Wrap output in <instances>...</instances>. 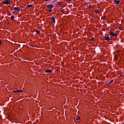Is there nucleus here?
I'll list each match as a JSON object with an SVG mask.
<instances>
[{
    "label": "nucleus",
    "mask_w": 124,
    "mask_h": 124,
    "mask_svg": "<svg viewBox=\"0 0 124 124\" xmlns=\"http://www.w3.org/2000/svg\"><path fill=\"white\" fill-rule=\"evenodd\" d=\"M109 34L112 36H115V37H118V34L117 33H114L113 31H110Z\"/></svg>",
    "instance_id": "1"
},
{
    "label": "nucleus",
    "mask_w": 124,
    "mask_h": 124,
    "mask_svg": "<svg viewBox=\"0 0 124 124\" xmlns=\"http://www.w3.org/2000/svg\"><path fill=\"white\" fill-rule=\"evenodd\" d=\"M2 3H4V4H10V1L6 0L5 1H2Z\"/></svg>",
    "instance_id": "2"
},
{
    "label": "nucleus",
    "mask_w": 124,
    "mask_h": 124,
    "mask_svg": "<svg viewBox=\"0 0 124 124\" xmlns=\"http://www.w3.org/2000/svg\"><path fill=\"white\" fill-rule=\"evenodd\" d=\"M47 8H48V9H52L54 7V5L52 4H48L46 5Z\"/></svg>",
    "instance_id": "3"
},
{
    "label": "nucleus",
    "mask_w": 124,
    "mask_h": 124,
    "mask_svg": "<svg viewBox=\"0 0 124 124\" xmlns=\"http://www.w3.org/2000/svg\"><path fill=\"white\" fill-rule=\"evenodd\" d=\"M13 92L15 93H23V90H14Z\"/></svg>",
    "instance_id": "4"
},
{
    "label": "nucleus",
    "mask_w": 124,
    "mask_h": 124,
    "mask_svg": "<svg viewBox=\"0 0 124 124\" xmlns=\"http://www.w3.org/2000/svg\"><path fill=\"white\" fill-rule=\"evenodd\" d=\"M104 37L105 40L107 41H109V40H110V37L109 36H105Z\"/></svg>",
    "instance_id": "5"
},
{
    "label": "nucleus",
    "mask_w": 124,
    "mask_h": 124,
    "mask_svg": "<svg viewBox=\"0 0 124 124\" xmlns=\"http://www.w3.org/2000/svg\"><path fill=\"white\" fill-rule=\"evenodd\" d=\"M14 10H16V11H20V10H21V8H20V7H15L14 8Z\"/></svg>",
    "instance_id": "6"
},
{
    "label": "nucleus",
    "mask_w": 124,
    "mask_h": 124,
    "mask_svg": "<svg viewBox=\"0 0 124 124\" xmlns=\"http://www.w3.org/2000/svg\"><path fill=\"white\" fill-rule=\"evenodd\" d=\"M46 73H51V72H52V70L51 69H47L46 71Z\"/></svg>",
    "instance_id": "7"
},
{
    "label": "nucleus",
    "mask_w": 124,
    "mask_h": 124,
    "mask_svg": "<svg viewBox=\"0 0 124 124\" xmlns=\"http://www.w3.org/2000/svg\"><path fill=\"white\" fill-rule=\"evenodd\" d=\"M114 2H116V4H119L121 1L120 0H114Z\"/></svg>",
    "instance_id": "8"
},
{
    "label": "nucleus",
    "mask_w": 124,
    "mask_h": 124,
    "mask_svg": "<svg viewBox=\"0 0 124 124\" xmlns=\"http://www.w3.org/2000/svg\"><path fill=\"white\" fill-rule=\"evenodd\" d=\"M32 7V5H30V4H29V5H27L26 6V8L28 9V8H31V7Z\"/></svg>",
    "instance_id": "9"
},
{
    "label": "nucleus",
    "mask_w": 124,
    "mask_h": 124,
    "mask_svg": "<svg viewBox=\"0 0 124 124\" xmlns=\"http://www.w3.org/2000/svg\"><path fill=\"white\" fill-rule=\"evenodd\" d=\"M52 23H55L56 22V19H55V17H52Z\"/></svg>",
    "instance_id": "10"
},
{
    "label": "nucleus",
    "mask_w": 124,
    "mask_h": 124,
    "mask_svg": "<svg viewBox=\"0 0 124 124\" xmlns=\"http://www.w3.org/2000/svg\"><path fill=\"white\" fill-rule=\"evenodd\" d=\"M36 33L37 34H39L40 33V31H39V30H36Z\"/></svg>",
    "instance_id": "11"
},
{
    "label": "nucleus",
    "mask_w": 124,
    "mask_h": 124,
    "mask_svg": "<svg viewBox=\"0 0 124 124\" xmlns=\"http://www.w3.org/2000/svg\"><path fill=\"white\" fill-rule=\"evenodd\" d=\"M64 11H65V10H64V9L61 10L62 13H63V14L64 13Z\"/></svg>",
    "instance_id": "12"
},
{
    "label": "nucleus",
    "mask_w": 124,
    "mask_h": 124,
    "mask_svg": "<svg viewBox=\"0 0 124 124\" xmlns=\"http://www.w3.org/2000/svg\"><path fill=\"white\" fill-rule=\"evenodd\" d=\"M48 12H53V10H52V9H48Z\"/></svg>",
    "instance_id": "13"
},
{
    "label": "nucleus",
    "mask_w": 124,
    "mask_h": 124,
    "mask_svg": "<svg viewBox=\"0 0 124 124\" xmlns=\"http://www.w3.org/2000/svg\"><path fill=\"white\" fill-rule=\"evenodd\" d=\"M113 80H111L110 81V82L108 84V85H110V84H112V83H113Z\"/></svg>",
    "instance_id": "14"
},
{
    "label": "nucleus",
    "mask_w": 124,
    "mask_h": 124,
    "mask_svg": "<svg viewBox=\"0 0 124 124\" xmlns=\"http://www.w3.org/2000/svg\"><path fill=\"white\" fill-rule=\"evenodd\" d=\"M58 4L59 6H60V5H62V2H58Z\"/></svg>",
    "instance_id": "15"
},
{
    "label": "nucleus",
    "mask_w": 124,
    "mask_h": 124,
    "mask_svg": "<svg viewBox=\"0 0 124 124\" xmlns=\"http://www.w3.org/2000/svg\"><path fill=\"white\" fill-rule=\"evenodd\" d=\"M11 19H12V20H13L14 21V16H11Z\"/></svg>",
    "instance_id": "16"
},
{
    "label": "nucleus",
    "mask_w": 124,
    "mask_h": 124,
    "mask_svg": "<svg viewBox=\"0 0 124 124\" xmlns=\"http://www.w3.org/2000/svg\"><path fill=\"white\" fill-rule=\"evenodd\" d=\"M91 41H93V40H94V39H93V38H92L91 39Z\"/></svg>",
    "instance_id": "17"
},
{
    "label": "nucleus",
    "mask_w": 124,
    "mask_h": 124,
    "mask_svg": "<svg viewBox=\"0 0 124 124\" xmlns=\"http://www.w3.org/2000/svg\"><path fill=\"white\" fill-rule=\"evenodd\" d=\"M76 120H77V121H78V115L77 116Z\"/></svg>",
    "instance_id": "18"
},
{
    "label": "nucleus",
    "mask_w": 124,
    "mask_h": 124,
    "mask_svg": "<svg viewBox=\"0 0 124 124\" xmlns=\"http://www.w3.org/2000/svg\"><path fill=\"white\" fill-rule=\"evenodd\" d=\"M102 18H103V19L104 20H105V19H106V18H105V17H104V16L102 17Z\"/></svg>",
    "instance_id": "19"
},
{
    "label": "nucleus",
    "mask_w": 124,
    "mask_h": 124,
    "mask_svg": "<svg viewBox=\"0 0 124 124\" xmlns=\"http://www.w3.org/2000/svg\"><path fill=\"white\" fill-rule=\"evenodd\" d=\"M80 119H81V118L79 116H78V120H80Z\"/></svg>",
    "instance_id": "20"
},
{
    "label": "nucleus",
    "mask_w": 124,
    "mask_h": 124,
    "mask_svg": "<svg viewBox=\"0 0 124 124\" xmlns=\"http://www.w3.org/2000/svg\"><path fill=\"white\" fill-rule=\"evenodd\" d=\"M118 29H119V30H122V28H120V27H119Z\"/></svg>",
    "instance_id": "21"
},
{
    "label": "nucleus",
    "mask_w": 124,
    "mask_h": 124,
    "mask_svg": "<svg viewBox=\"0 0 124 124\" xmlns=\"http://www.w3.org/2000/svg\"><path fill=\"white\" fill-rule=\"evenodd\" d=\"M99 12V11H96V13H98Z\"/></svg>",
    "instance_id": "22"
},
{
    "label": "nucleus",
    "mask_w": 124,
    "mask_h": 124,
    "mask_svg": "<svg viewBox=\"0 0 124 124\" xmlns=\"http://www.w3.org/2000/svg\"><path fill=\"white\" fill-rule=\"evenodd\" d=\"M49 0H45V1H48Z\"/></svg>",
    "instance_id": "23"
},
{
    "label": "nucleus",
    "mask_w": 124,
    "mask_h": 124,
    "mask_svg": "<svg viewBox=\"0 0 124 124\" xmlns=\"http://www.w3.org/2000/svg\"><path fill=\"white\" fill-rule=\"evenodd\" d=\"M1 44V41H0V45Z\"/></svg>",
    "instance_id": "24"
},
{
    "label": "nucleus",
    "mask_w": 124,
    "mask_h": 124,
    "mask_svg": "<svg viewBox=\"0 0 124 124\" xmlns=\"http://www.w3.org/2000/svg\"><path fill=\"white\" fill-rule=\"evenodd\" d=\"M78 10H80V9H79V8H78Z\"/></svg>",
    "instance_id": "25"
},
{
    "label": "nucleus",
    "mask_w": 124,
    "mask_h": 124,
    "mask_svg": "<svg viewBox=\"0 0 124 124\" xmlns=\"http://www.w3.org/2000/svg\"><path fill=\"white\" fill-rule=\"evenodd\" d=\"M78 124H79V121L78 122Z\"/></svg>",
    "instance_id": "26"
}]
</instances>
